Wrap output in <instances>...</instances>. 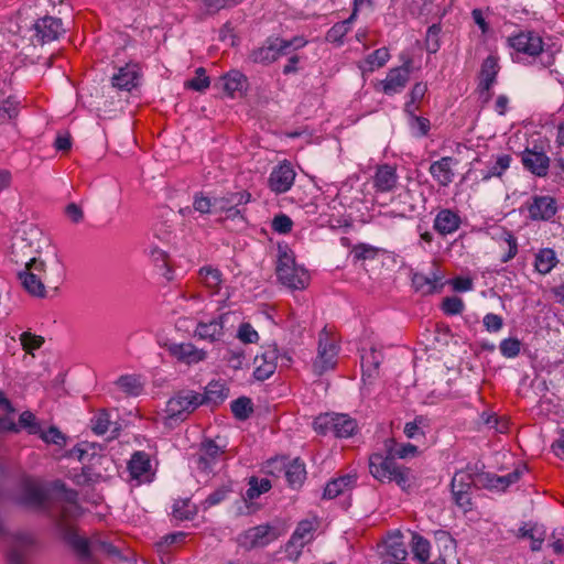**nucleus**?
<instances>
[{
    "label": "nucleus",
    "mask_w": 564,
    "mask_h": 564,
    "mask_svg": "<svg viewBox=\"0 0 564 564\" xmlns=\"http://www.w3.org/2000/svg\"><path fill=\"white\" fill-rule=\"evenodd\" d=\"M54 489L61 494L64 503L61 506L59 514H51L52 521L59 531L64 541L73 549L82 561L90 558L93 549V539L87 540L77 534L67 521L75 519L80 514V507L77 503V492L67 489L62 481H55Z\"/></svg>",
    "instance_id": "1"
},
{
    "label": "nucleus",
    "mask_w": 564,
    "mask_h": 564,
    "mask_svg": "<svg viewBox=\"0 0 564 564\" xmlns=\"http://www.w3.org/2000/svg\"><path fill=\"white\" fill-rule=\"evenodd\" d=\"M369 471L373 478L381 482H395L400 488L409 486V470L399 465L394 457L372 454L369 457Z\"/></svg>",
    "instance_id": "2"
},
{
    "label": "nucleus",
    "mask_w": 564,
    "mask_h": 564,
    "mask_svg": "<svg viewBox=\"0 0 564 564\" xmlns=\"http://www.w3.org/2000/svg\"><path fill=\"white\" fill-rule=\"evenodd\" d=\"M276 276L284 286L291 290L305 289L310 280L307 271L296 265L292 252L286 248H279Z\"/></svg>",
    "instance_id": "3"
},
{
    "label": "nucleus",
    "mask_w": 564,
    "mask_h": 564,
    "mask_svg": "<svg viewBox=\"0 0 564 564\" xmlns=\"http://www.w3.org/2000/svg\"><path fill=\"white\" fill-rule=\"evenodd\" d=\"M52 487L59 500L57 509L48 507V497L45 489L37 482L31 480H26L22 484L19 494L15 496V502L26 508L43 511L52 519L51 514H59L61 506L64 503L61 494L54 489V485Z\"/></svg>",
    "instance_id": "4"
},
{
    "label": "nucleus",
    "mask_w": 564,
    "mask_h": 564,
    "mask_svg": "<svg viewBox=\"0 0 564 564\" xmlns=\"http://www.w3.org/2000/svg\"><path fill=\"white\" fill-rule=\"evenodd\" d=\"M202 404V393L189 389L178 391L166 403V425L173 426L184 421Z\"/></svg>",
    "instance_id": "5"
},
{
    "label": "nucleus",
    "mask_w": 564,
    "mask_h": 564,
    "mask_svg": "<svg viewBox=\"0 0 564 564\" xmlns=\"http://www.w3.org/2000/svg\"><path fill=\"white\" fill-rule=\"evenodd\" d=\"M314 430L323 435L333 433L336 437H350L357 431V423L347 414L325 413L313 422Z\"/></svg>",
    "instance_id": "6"
},
{
    "label": "nucleus",
    "mask_w": 564,
    "mask_h": 564,
    "mask_svg": "<svg viewBox=\"0 0 564 564\" xmlns=\"http://www.w3.org/2000/svg\"><path fill=\"white\" fill-rule=\"evenodd\" d=\"M26 271H34L35 276H41L47 288L56 291L62 283L65 275V268L56 253L53 254L48 262L31 258L25 263Z\"/></svg>",
    "instance_id": "7"
},
{
    "label": "nucleus",
    "mask_w": 564,
    "mask_h": 564,
    "mask_svg": "<svg viewBox=\"0 0 564 564\" xmlns=\"http://www.w3.org/2000/svg\"><path fill=\"white\" fill-rule=\"evenodd\" d=\"M12 412H14V409L11 402L0 391V431L18 432L22 427L28 430L30 434H39L41 432V427L32 412L24 411L21 413L18 424L8 417Z\"/></svg>",
    "instance_id": "8"
},
{
    "label": "nucleus",
    "mask_w": 564,
    "mask_h": 564,
    "mask_svg": "<svg viewBox=\"0 0 564 564\" xmlns=\"http://www.w3.org/2000/svg\"><path fill=\"white\" fill-rule=\"evenodd\" d=\"M339 348L336 341L329 336L326 327L318 336L317 356L313 361V371L317 376L335 368Z\"/></svg>",
    "instance_id": "9"
},
{
    "label": "nucleus",
    "mask_w": 564,
    "mask_h": 564,
    "mask_svg": "<svg viewBox=\"0 0 564 564\" xmlns=\"http://www.w3.org/2000/svg\"><path fill=\"white\" fill-rule=\"evenodd\" d=\"M498 455L501 456L503 460L502 465L498 467V470L507 471L510 466H514L511 471L502 475H496V491L505 492L509 486L516 484L520 479L525 467L520 464L516 465L513 455L510 454L505 445H502L501 449L496 451V456Z\"/></svg>",
    "instance_id": "10"
},
{
    "label": "nucleus",
    "mask_w": 564,
    "mask_h": 564,
    "mask_svg": "<svg viewBox=\"0 0 564 564\" xmlns=\"http://www.w3.org/2000/svg\"><path fill=\"white\" fill-rule=\"evenodd\" d=\"M317 527L316 520L305 519L299 522L286 544V552L290 557H299L302 549L313 540Z\"/></svg>",
    "instance_id": "11"
},
{
    "label": "nucleus",
    "mask_w": 564,
    "mask_h": 564,
    "mask_svg": "<svg viewBox=\"0 0 564 564\" xmlns=\"http://www.w3.org/2000/svg\"><path fill=\"white\" fill-rule=\"evenodd\" d=\"M521 162L527 171L538 177H545L549 173L551 160L542 147H527L521 152Z\"/></svg>",
    "instance_id": "12"
},
{
    "label": "nucleus",
    "mask_w": 564,
    "mask_h": 564,
    "mask_svg": "<svg viewBox=\"0 0 564 564\" xmlns=\"http://www.w3.org/2000/svg\"><path fill=\"white\" fill-rule=\"evenodd\" d=\"M296 173L292 164L284 160L274 166L268 178L269 188L275 194H283L291 189Z\"/></svg>",
    "instance_id": "13"
},
{
    "label": "nucleus",
    "mask_w": 564,
    "mask_h": 564,
    "mask_svg": "<svg viewBox=\"0 0 564 564\" xmlns=\"http://www.w3.org/2000/svg\"><path fill=\"white\" fill-rule=\"evenodd\" d=\"M276 535L268 524L257 525L248 529L238 536V544L246 549L251 550L254 547H262L275 540Z\"/></svg>",
    "instance_id": "14"
},
{
    "label": "nucleus",
    "mask_w": 564,
    "mask_h": 564,
    "mask_svg": "<svg viewBox=\"0 0 564 564\" xmlns=\"http://www.w3.org/2000/svg\"><path fill=\"white\" fill-rule=\"evenodd\" d=\"M32 40L45 44L58 39L64 32L62 20L54 17H44L35 21L32 26Z\"/></svg>",
    "instance_id": "15"
},
{
    "label": "nucleus",
    "mask_w": 564,
    "mask_h": 564,
    "mask_svg": "<svg viewBox=\"0 0 564 564\" xmlns=\"http://www.w3.org/2000/svg\"><path fill=\"white\" fill-rule=\"evenodd\" d=\"M509 45L518 53L538 56L543 52L542 37L532 31L520 32L508 39Z\"/></svg>",
    "instance_id": "16"
},
{
    "label": "nucleus",
    "mask_w": 564,
    "mask_h": 564,
    "mask_svg": "<svg viewBox=\"0 0 564 564\" xmlns=\"http://www.w3.org/2000/svg\"><path fill=\"white\" fill-rule=\"evenodd\" d=\"M249 82L238 69H231L219 78L216 87L230 98L242 97L248 90Z\"/></svg>",
    "instance_id": "17"
},
{
    "label": "nucleus",
    "mask_w": 564,
    "mask_h": 564,
    "mask_svg": "<svg viewBox=\"0 0 564 564\" xmlns=\"http://www.w3.org/2000/svg\"><path fill=\"white\" fill-rule=\"evenodd\" d=\"M410 62H406L400 67L390 69L387 77L380 83L382 91L388 96L401 93L410 79Z\"/></svg>",
    "instance_id": "18"
},
{
    "label": "nucleus",
    "mask_w": 564,
    "mask_h": 564,
    "mask_svg": "<svg viewBox=\"0 0 564 564\" xmlns=\"http://www.w3.org/2000/svg\"><path fill=\"white\" fill-rule=\"evenodd\" d=\"M279 351L276 347L263 348L260 355H257L253 359L254 370L253 377L258 381H264L270 378L275 369Z\"/></svg>",
    "instance_id": "19"
},
{
    "label": "nucleus",
    "mask_w": 564,
    "mask_h": 564,
    "mask_svg": "<svg viewBox=\"0 0 564 564\" xmlns=\"http://www.w3.org/2000/svg\"><path fill=\"white\" fill-rule=\"evenodd\" d=\"M166 349L173 358L188 366L196 365L207 358V352L192 343H172L167 345Z\"/></svg>",
    "instance_id": "20"
},
{
    "label": "nucleus",
    "mask_w": 564,
    "mask_h": 564,
    "mask_svg": "<svg viewBox=\"0 0 564 564\" xmlns=\"http://www.w3.org/2000/svg\"><path fill=\"white\" fill-rule=\"evenodd\" d=\"M35 536L30 532L17 533L7 555L10 564H25L29 551L35 545Z\"/></svg>",
    "instance_id": "21"
},
{
    "label": "nucleus",
    "mask_w": 564,
    "mask_h": 564,
    "mask_svg": "<svg viewBox=\"0 0 564 564\" xmlns=\"http://www.w3.org/2000/svg\"><path fill=\"white\" fill-rule=\"evenodd\" d=\"M128 470L132 479L138 482H150L153 479L152 465L149 454L145 452H135L129 463Z\"/></svg>",
    "instance_id": "22"
},
{
    "label": "nucleus",
    "mask_w": 564,
    "mask_h": 564,
    "mask_svg": "<svg viewBox=\"0 0 564 564\" xmlns=\"http://www.w3.org/2000/svg\"><path fill=\"white\" fill-rule=\"evenodd\" d=\"M140 78V67L138 64L128 63L124 66H121L117 69V72L111 77L112 87L131 91L134 87L138 86Z\"/></svg>",
    "instance_id": "23"
},
{
    "label": "nucleus",
    "mask_w": 564,
    "mask_h": 564,
    "mask_svg": "<svg viewBox=\"0 0 564 564\" xmlns=\"http://www.w3.org/2000/svg\"><path fill=\"white\" fill-rule=\"evenodd\" d=\"M224 449L214 441L207 440L202 443L196 459L197 468L205 473H210L219 462Z\"/></svg>",
    "instance_id": "24"
},
{
    "label": "nucleus",
    "mask_w": 564,
    "mask_h": 564,
    "mask_svg": "<svg viewBox=\"0 0 564 564\" xmlns=\"http://www.w3.org/2000/svg\"><path fill=\"white\" fill-rule=\"evenodd\" d=\"M462 225L459 214L449 208H442L437 212L433 228L441 235L447 236L456 232Z\"/></svg>",
    "instance_id": "25"
},
{
    "label": "nucleus",
    "mask_w": 564,
    "mask_h": 564,
    "mask_svg": "<svg viewBox=\"0 0 564 564\" xmlns=\"http://www.w3.org/2000/svg\"><path fill=\"white\" fill-rule=\"evenodd\" d=\"M556 212V200L551 196H534L529 205L530 217L533 220H550Z\"/></svg>",
    "instance_id": "26"
},
{
    "label": "nucleus",
    "mask_w": 564,
    "mask_h": 564,
    "mask_svg": "<svg viewBox=\"0 0 564 564\" xmlns=\"http://www.w3.org/2000/svg\"><path fill=\"white\" fill-rule=\"evenodd\" d=\"M494 84V56L489 55L482 66L479 75V83L477 87L478 99L482 106L490 102L491 94L490 88Z\"/></svg>",
    "instance_id": "27"
},
{
    "label": "nucleus",
    "mask_w": 564,
    "mask_h": 564,
    "mask_svg": "<svg viewBox=\"0 0 564 564\" xmlns=\"http://www.w3.org/2000/svg\"><path fill=\"white\" fill-rule=\"evenodd\" d=\"M468 477V473L458 471L454 475L452 479V492L455 502L464 511H467L471 505L469 495L470 482L466 481Z\"/></svg>",
    "instance_id": "28"
},
{
    "label": "nucleus",
    "mask_w": 564,
    "mask_h": 564,
    "mask_svg": "<svg viewBox=\"0 0 564 564\" xmlns=\"http://www.w3.org/2000/svg\"><path fill=\"white\" fill-rule=\"evenodd\" d=\"M226 318L227 315L223 314L207 323H198L195 329V336H197L199 339L208 340L210 343L219 340L224 335V325Z\"/></svg>",
    "instance_id": "29"
},
{
    "label": "nucleus",
    "mask_w": 564,
    "mask_h": 564,
    "mask_svg": "<svg viewBox=\"0 0 564 564\" xmlns=\"http://www.w3.org/2000/svg\"><path fill=\"white\" fill-rule=\"evenodd\" d=\"M398 183L395 167L383 164L378 166L373 176V186L378 192H391Z\"/></svg>",
    "instance_id": "30"
},
{
    "label": "nucleus",
    "mask_w": 564,
    "mask_h": 564,
    "mask_svg": "<svg viewBox=\"0 0 564 564\" xmlns=\"http://www.w3.org/2000/svg\"><path fill=\"white\" fill-rule=\"evenodd\" d=\"M362 380L372 379L377 376L383 355L380 350L371 347L369 350L362 349L361 352Z\"/></svg>",
    "instance_id": "31"
},
{
    "label": "nucleus",
    "mask_w": 564,
    "mask_h": 564,
    "mask_svg": "<svg viewBox=\"0 0 564 564\" xmlns=\"http://www.w3.org/2000/svg\"><path fill=\"white\" fill-rule=\"evenodd\" d=\"M452 165L453 159L449 156H444L431 164L429 171L432 177L438 183V185L447 186L453 182L454 172Z\"/></svg>",
    "instance_id": "32"
},
{
    "label": "nucleus",
    "mask_w": 564,
    "mask_h": 564,
    "mask_svg": "<svg viewBox=\"0 0 564 564\" xmlns=\"http://www.w3.org/2000/svg\"><path fill=\"white\" fill-rule=\"evenodd\" d=\"M251 195L246 192L228 193L220 197H214V212L223 213L232 210L235 206H241L249 203Z\"/></svg>",
    "instance_id": "33"
},
{
    "label": "nucleus",
    "mask_w": 564,
    "mask_h": 564,
    "mask_svg": "<svg viewBox=\"0 0 564 564\" xmlns=\"http://www.w3.org/2000/svg\"><path fill=\"white\" fill-rule=\"evenodd\" d=\"M357 481L356 475L347 474L335 478L327 482L323 497L326 499H334L339 495L350 490Z\"/></svg>",
    "instance_id": "34"
},
{
    "label": "nucleus",
    "mask_w": 564,
    "mask_h": 564,
    "mask_svg": "<svg viewBox=\"0 0 564 564\" xmlns=\"http://www.w3.org/2000/svg\"><path fill=\"white\" fill-rule=\"evenodd\" d=\"M19 280L24 290L36 297L45 296V289L47 288L45 281L41 276H35L34 271H26L25 269L19 272Z\"/></svg>",
    "instance_id": "35"
},
{
    "label": "nucleus",
    "mask_w": 564,
    "mask_h": 564,
    "mask_svg": "<svg viewBox=\"0 0 564 564\" xmlns=\"http://www.w3.org/2000/svg\"><path fill=\"white\" fill-rule=\"evenodd\" d=\"M496 243L502 250L501 262L510 261L518 252L517 238L507 229H502L501 235L496 238Z\"/></svg>",
    "instance_id": "36"
},
{
    "label": "nucleus",
    "mask_w": 564,
    "mask_h": 564,
    "mask_svg": "<svg viewBox=\"0 0 564 564\" xmlns=\"http://www.w3.org/2000/svg\"><path fill=\"white\" fill-rule=\"evenodd\" d=\"M116 386L129 397H138L143 392V382L137 375L120 376L116 380Z\"/></svg>",
    "instance_id": "37"
},
{
    "label": "nucleus",
    "mask_w": 564,
    "mask_h": 564,
    "mask_svg": "<svg viewBox=\"0 0 564 564\" xmlns=\"http://www.w3.org/2000/svg\"><path fill=\"white\" fill-rule=\"evenodd\" d=\"M228 392L229 390L225 386V383L219 381H213L208 383V386L205 389V392L202 394L203 404L212 403L214 405H217L227 399Z\"/></svg>",
    "instance_id": "38"
},
{
    "label": "nucleus",
    "mask_w": 564,
    "mask_h": 564,
    "mask_svg": "<svg viewBox=\"0 0 564 564\" xmlns=\"http://www.w3.org/2000/svg\"><path fill=\"white\" fill-rule=\"evenodd\" d=\"M284 475L288 484L292 488H297L303 484L306 477L305 465L296 458L285 465Z\"/></svg>",
    "instance_id": "39"
},
{
    "label": "nucleus",
    "mask_w": 564,
    "mask_h": 564,
    "mask_svg": "<svg viewBox=\"0 0 564 564\" xmlns=\"http://www.w3.org/2000/svg\"><path fill=\"white\" fill-rule=\"evenodd\" d=\"M557 258L554 250L545 248L535 254V269L541 274H547L556 265Z\"/></svg>",
    "instance_id": "40"
},
{
    "label": "nucleus",
    "mask_w": 564,
    "mask_h": 564,
    "mask_svg": "<svg viewBox=\"0 0 564 564\" xmlns=\"http://www.w3.org/2000/svg\"><path fill=\"white\" fill-rule=\"evenodd\" d=\"M199 276L206 288L210 289L213 293H218L223 283V273L220 270L206 265L200 268Z\"/></svg>",
    "instance_id": "41"
},
{
    "label": "nucleus",
    "mask_w": 564,
    "mask_h": 564,
    "mask_svg": "<svg viewBox=\"0 0 564 564\" xmlns=\"http://www.w3.org/2000/svg\"><path fill=\"white\" fill-rule=\"evenodd\" d=\"M386 550L389 556L399 562L404 561L408 556V551L400 533H394L388 538Z\"/></svg>",
    "instance_id": "42"
},
{
    "label": "nucleus",
    "mask_w": 564,
    "mask_h": 564,
    "mask_svg": "<svg viewBox=\"0 0 564 564\" xmlns=\"http://www.w3.org/2000/svg\"><path fill=\"white\" fill-rule=\"evenodd\" d=\"M223 359L234 370H242L249 366L245 349L239 347L228 348Z\"/></svg>",
    "instance_id": "43"
},
{
    "label": "nucleus",
    "mask_w": 564,
    "mask_h": 564,
    "mask_svg": "<svg viewBox=\"0 0 564 564\" xmlns=\"http://www.w3.org/2000/svg\"><path fill=\"white\" fill-rule=\"evenodd\" d=\"M412 283L417 291H421L424 294L433 293L438 286H441V281L435 274L427 276L423 273H414Z\"/></svg>",
    "instance_id": "44"
},
{
    "label": "nucleus",
    "mask_w": 564,
    "mask_h": 564,
    "mask_svg": "<svg viewBox=\"0 0 564 564\" xmlns=\"http://www.w3.org/2000/svg\"><path fill=\"white\" fill-rule=\"evenodd\" d=\"M147 252H148V256L151 258V260L154 262V264L159 269L163 270L162 274L166 278V280H172L173 274L169 268L167 253L156 246H150L147 249Z\"/></svg>",
    "instance_id": "45"
},
{
    "label": "nucleus",
    "mask_w": 564,
    "mask_h": 564,
    "mask_svg": "<svg viewBox=\"0 0 564 564\" xmlns=\"http://www.w3.org/2000/svg\"><path fill=\"white\" fill-rule=\"evenodd\" d=\"M430 542L425 538L419 534L412 535V553L415 560L425 562L430 556Z\"/></svg>",
    "instance_id": "46"
},
{
    "label": "nucleus",
    "mask_w": 564,
    "mask_h": 564,
    "mask_svg": "<svg viewBox=\"0 0 564 564\" xmlns=\"http://www.w3.org/2000/svg\"><path fill=\"white\" fill-rule=\"evenodd\" d=\"M231 412L238 420H246L252 413V402L247 397H240L231 402Z\"/></svg>",
    "instance_id": "47"
},
{
    "label": "nucleus",
    "mask_w": 564,
    "mask_h": 564,
    "mask_svg": "<svg viewBox=\"0 0 564 564\" xmlns=\"http://www.w3.org/2000/svg\"><path fill=\"white\" fill-rule=\"evenodd\" d=\"M389 51L386 47H380L366 57L365 63L367 67L365 69L372 72L376 68L382 67L389 61Z\"/></svg>",
    "instance_id": "48"
},
{
    "label": "nucleus",
    "mask_w": 564,
    "mask_h": 564,
    "mask_svg": "<svg viewBox=\"0 0 564 564\" xmlns=\"http://www.w3.org/2000/svg\"><path fill=\"white\" fill-rule=\"evenodd\" d=\"M355 13L347 20L334 24L326 34V40L332 43H340L343 37L350 30V21Z\"/></svg>",
    "instance_id": "49"
},
{
    "label": "nucleus",
    "mask_w": 564,
    "mask_h": 564,
    "mask_svg": "<svg viewBox=\"0 0 564 564\" xmlns=\"http://www.w3.org/2000/svg\"><path fill=\"white\" fill-rule=\"evenodd\" d=\"M252 59L256 63L268 64L278 59L276 51L272 41H268V45L262 46L252 53Z\"/></svg>",
    "instance_id": "50"
},
{
    "label": "nucleus",
    "mask_w": 564,
    "mask_h": 564,
    "mask_svg": "<svg viewBox=\"0 0 564 564\" xmlns=\"http://www.w3.org/2000/svg\"><path fill=\"white\" fill-rule=\"evenodd\" d=\"M521 536L528 538L531 541V550L540 551L545 539V531L541 528L533 527L530 529H520Z\"/></svg>",
    "instance_id": "51"
},
{
    "label": "nucleus",
    "mask_w": 564,
    "mask_h": 564,
    "mask_svg": "<svg viewBox=\"0 0 564 564\" xmlns=\"http://www.w3.org/2000/svg\"><path fill=\"white\" fill-rule=\"evenodd\" d=\"M209 85V77L206 75V70L203 67H198L195 72V77L185 83V87L195 91H204Z\"/></svg>",
    "instance_id": "52"
},
{
    "label": "nucleus",
    "mask_w": 564,
    "mask_h": 564,
    "mask_svg": "<svg viewBox=\"0 0 564 564\" xmlns=\"http://www.w3.org/2000/svg\"><path fill=\"white\" fill-rule=\"evenodd\" d=\"M111 425L110 416L107 411H99L91 419V429L98 435L106 434Z\"/></svg>",
    "instance_id": "53"
},
{
    "label": "nucleus",
    "mask_w": 564,
    "mask_h": 564,
    "mask_svg": "<svg viewBox=\"0 0 564 564\" xmlns=\"http://www.w3.org/2000/svg\"><path fill=\"white\" fill-rule=\"evenodd\" d=\"M94 552H102L110 557L123 560L120 550L112 545L110 542L101 540L100 538H93Z\"/></svg>",
    "instance_id": "54"
},
{
    "label": "nucleus",
    "mask_w": 564,
    "mask_h": 564,
    "mask_svg": "<svg viewBox=\"0 0 564 564\" xmlns=\"http://www.w3.org/2000/svg\"><path fill=\"white\" fill-rule=\"evenodd\" d=\"M427 426V420L424 416H416L414 421L408 422L404 426V434L409 438L424 436L423 429Z\"/></svg>",
    "instance_id": "55"
},
{
    "label": "nucleus",
    "mask_w": 564,
    "mask_h": 564,
    "mask_svg": "<svg viewBox=\"0 0 564 564\" xmlns=\"http://www.w3.org/2000/svg\"><path fill=\"white\" fill-rule=\"evenodd\" d=\"M499 349L503 357L514 358L520 352L521 341L514 337L506 338L500 343Z\"/></svg>",
    "instance_id": "56"
},
{
    "label": "nucleus",
    "mask_w": 564,
    "mask_h": 564,
    "mask_svg": "<svg viewBox=\"0 0 564 564\" xmlns=\"http://www.w3.org/2000/svg\"><path fill=\"white\" fill-rule=\"evenodd\" d=\"M468 478L466 481L470 482V487L474 486L476 488H488L491 489L494 487V477L489 473L477 471L474 475L468 473Z\"/></svg>",
    "instance_id": "57"
},
{
    "label": "nucleus",
    "mask_w": 564,
    "mask_h": 564,
    "mask_svg": "<svg viewBox=\"0 0 564 564\" xmlns=\"http://www.w3.org/2000/svg\"><path fill=\"white\" fill-rule=\"evenodd\" d=\"M231 491V488L229 485H223L219 488H217L214 492L208 495L206 499L204 500L203 505L204 508H210L214 507L221 501H224L228 494Z\"/></svg>",
    "instance_id": "58"
},
{
    "label": "nucleus",
    "mask_w": 564,
    "mask_h": 564,
    "mask_svg": "<svg viewBox=\"0 0 564 564\" xmlns=\"http://www.w3.org/2000/svg\"><path fill=\"white\" fill-rule=\"evenodd\" d=\"M193 209L202 215L212 214L214 212V198L196 194L193 199Z\"/></svg>",
    "instance_id": "59"
},
{
    "label": "nucleus",
    "mask_w": 564,
    "mask_h": 564,
    "mask_svg": "<svg viewBox=\"0 0 564 564\" xmlns=\"http://www.w3.org/2000/svg\"><path fill=\"white\" fill-rule=\"evenodd\" d=\"M442 310L447 315L460 314L464 310V302L458 296H447L442 302Z\"/></svg>",
    "instance_id": "60"
},
{
    "label": "nucleus",
    "mask_w": 564,
    "mask_h": 564,
    "mask_svg": "<svg viewBox=\"0 0 564 564\" xmlns=\"http://www.w3.org/2000/svg\"><path fill=\"white\" fill-rule=\"evenodd\" d=\"M249 485L250 486L247 489V497L249 499H256L261 494L269 491L271 488V482L268 479H261L259 482L256 478H251Z\"/></svg>",
    "instance_id": "61"
},
{
    "label": "nucleus",
    "mask_w": 564,
    "mask_h": 564,
    "mask_svg": "<svg viewBox=\"0 0 564 564\" xmlns=\"http://www.w3.org/2000/svg\"><path fill=\"white\" fill-rule=\"evenodd\" d=\"M410 128L415 137H424L430 130V120L424 117L412 116L410 118Z\"/></svg>",
    "instance_id": "62"
},
{
    "label": "nucleus",
    "mask_w": 564,
    "mask_h": 564,
    "mask_svg": "<svg viewBox=\"0 0 564 564\" xmlns=\"http://www.w3.org/2000/svg\"><path fill=\"white\" fill-rule=\"evenodd\" d=\"M237 337L245 344H254L259 340L258 332L249 323L239 326Z\"/></svg>",
    "instance_id": "63"
},
{
    "label": "nucleus",
    "mask_w": 564,
    "mask_h": 564,
    "mask_svg": "<svg viewBox=\"0 0 564 564\" xmlns=\"http://www.w3.org/2000/svg\"><path fill=\"white\" fill-rule=\"evenodd\" d=\"M272 229L278 234H288L292 230L293 221L285 214H279L272 219Z\"/></svg>",
    "instance_id": "64"
}]
</instances>
